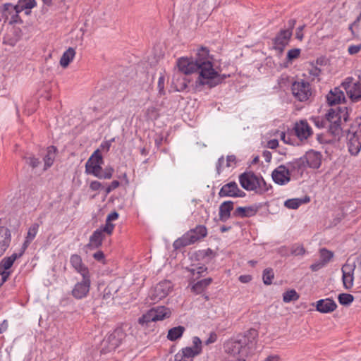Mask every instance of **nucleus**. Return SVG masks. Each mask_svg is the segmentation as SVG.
Instances as JSON below:
<instances>
[{
	"label": "nucleus",
	"mask_w": 361,
	"mask_h": 361,
	"mask_svg": "<svg viewBox=\"0 0 361 361\" xmlns=\"http://www.w3.org/2000/svg\"><path fill=\"white\" fill-rule=\"evenodd\" d=\"M279 146V141L276 139L270 140L267 142V147L270 149H276Z\"/></svg>",
	"instance_id": "052dcab7"
},
{
	"label": "nucleus",
	"mask_w": 361,
	"mask_h": 361,
	"mask_svg": "<svg viewBox=\"0 0 361 361\" xmlns=\"http://www.w3.org/2000/svg\"><path fill=\"white\" fill-rule=\"evenodd\" d=\"M75 55V49L69 47L66 51L63 52L62 56L61 57L60 65L63 68H66L71 61H73Z\"/></svg>",
	"instance_id": "473e14b6"
},
{
	"label": "nucleus",
	"mask_w": 361,
	"mask_h": 361,
	"mask_svg": "<svg viewBox=\"0 0 361 361\" xmlns=\"http://www.w3.org/2000/svg\"><path fill=\"white\" fill-rule=\"evenodd\" d=\"M361 49V44H351L348 48L349 54L354 55L358 53Z\"/></svg>",
	"instance_id": "603ef678"
},
{
	"label": "nucleus",
	"mask_w": 361,
	"mask_h": 361,
	"mask_svg": "<svg viewBox=\"0 0 361 361\" xmlns=\"http://www.w3.org/2000/svg\"><path fill=\"white\" fill-rule=\"evenodd\" d=\"M90 276L82 277V280L74 286L71 292L72 295L76 299L86 297L90 291Z\"/></svg>",
	"instance_id": "4468645a"
},
{
	"label": "nucleus",
	"mask_w": 361,
	"mask_h": 361,
	"mask_svg": "<svg viewBox=\"0 0 361 361\" xmlns=\"http://www.w3.org/2000/svg\"><path fill=\"white\" fill-rule=\"evenodd\" d=\"M327 102L330 106L340 104L341 102L345 101L343 92L340 87H334L326 96Z\"/></svg>",
	"instance_id": "b1692460"
},
{
	"label": "nucleus",
	"mask_w": 361,
	"mask_h": 361,
	"mask_svg": "<svg viewBox=\"0 0 361 361\" xmlns=\"http://www.w3.org/2000/svg\"><path fill=\"white\" fill-rule=\"evenodd\" d=\"M219 195L220 197H244L245 192L241 190L234 181L225 184L221 188Z\"/></svg>",
	"instance_id": "f3484780"
},
{
	"label": "nucleus",
	"mask_w": 361,
	"mask_h": 361,
	"mask_svg": "<svg viewBox=\"0 0 361 361\" xmlns=\"http://www.w3.org/2000/svg\"><path fill=\"white\" fill-rule=\"evenodd\" d=\"M284 205L288 209H296L301 205V201L298 198L290 199L285 202Z\"/></svg>",
	"instance_id": "c03bdc74"
},
{
	"label": "nucleus",
	"mask_w": 361,
	"mask_h": 361,
	"mask_svg": "<svg viewBox=\"0 0 361 361\" xmlns=\"http://www.w3.org/2000/svg\"><path fill=\"white\" fill-rule=\"evenodd\" d=\"M103 152L99 147L96 149L89 158H103Z\"/></svg>",
	"instance_id": "680f3d73"
},
{
	"label": "nucleus",
	"mask_w": 361,
	"mask_h": 361,
	"mask_svg": "<svg viewBox=\"0 0 361 361\" xmlns=\"http://www.w3.org/2000/svg\"><path fill=\"white\" fill-rule=\"evenodd\" d=\"M105 235L103 233L102 229L96 230L93 234L90 236V242L87 245V247L91 248H97L102 245V241Z\"/></svg>",
	"instance_id": "c85d7f7f"
},
{
	"label": "nucleus",
	"mask_w": 361,
	"mask_h": 361,
	"mask_svg": "<svg viewBox=\"0 0 361 361\" xmlns=\"http://www.w3.org/2000/svg\"><path fill=\"white\" fill-rule=\"evenodd\" d=\"M348 96L353 102H357L361 99V82L360 81L354 82L352 77H348L341 85Z\"/></svg>",
	"instance_id": "f8f14e48"
},
{
	"label": "nucleus",
	"mask_w": 361,
	"mask_h": 361,
	"mask_svg": "<svg viewBox=\"0 0 361 361\" xmlns=\"http://www.w3.org/2000/svg\"><path fill=\"white\" fill-rule=\"evenodd\" d=\"M312 134V130L306 120H300L296 122L294 127L287 132H281L280 137L281 140L286 144L291 145H298L295 137L299 141L307 140V138Z\"/></svg>",
	"instance_id": "7ed1b4c3"
},
{
	"label": "nucleus",
	"mask_w": 361,
	"mask_h": 361,
	"mask_svg": "<svg viewBox=\"0 0 361 361\" xmlns=\"http://www.w3.org/2000/svg\"><path fill=\"white\" fill-rule=\"evenodd\" d=\"M257 209L255 207H239L235 209L234 215L240 217L252 216L255 215Z\"/></svg>",
	"instance_id": "7c9ffc66"
},
{
	"label": "nucleus",
	"mask_w": 361,
	"mask_h": 361,
	"mask_svg": "<svg viewBox=\"0 0 361 361\" xmlns=\"http://www.w3.org/2000/svg\"><path fill=\"white\" fill-rule=\"evenodd\" d=\"M39 225L37 223H34L29 227L27 233V235L25 237V240L22 246L21 252L23 253L25 252V250L27 249L28 245L31 243V242L36 237L38 230H39Z\"/></svg>",
	"instance_id": "bb28decb"
},
{
	"label": "nucleus",
	"mask_w": 361,
	"mask_h": 361,
	"mask_svg": "<svg viewBox=\"0 0 361 361\" xmlns=\"http://www.w3.org/2000/svg\"><path fill=\"white\" fill-rule=\"evenodd\" d=\"M334 252L326 249L319 250V260L310 266L313 271H317L326 266L334 257Z\"/></svg>",
	"instance_id": "a211bd4d"
},
{
	"label": "nucleus",
	"mask_w": 361,
	"mask_h": 361,
	"mask_svg": "<svg viewBox=\"0 0 361 361\" xmlns=\"http://www.w3.org/2000/svg\"><path fill=\"white\" fill-rule=\"evenodd\" d=\"M305 250L302 245H293L291 247V254L295 256L303 255Z\"/></svg>",
	"instance_id": "49530a36"
},
{
	"label": "nucleus",
	"mask_w": 361,
	"mask_h": 361,
	"mask_svg": "<svg viewBox=\"0 0 361 361\" xmlns=\"http://www.w3.org/2000/svg\"><path fill=\"white\" fill-rule=\"evenodd\" d=\"M93 257L99 262H102L103 264H106L104 259V254L102 251H97L93 255Z\"/></svg>",
	"instance_id": "4d7b16f0"
},
{
	"label": "nucleus",
	"mask_w": 361,
	"mask_h": 361,
	"mask_svg": "<svg viewBox=\"0 0 361 361\" xmlns=\"http://www.w3.org/2000/svg\"><path fill=\"white\" fill-rule=\"evenodd\" d=\"M207 234V230L205 226H197L195 228L190 230L182 237L175 240L173 246L176 249L188 246L204 238Z\"/></svg>",
	"instance_id": "423d86ee"
},
{
	"label": "nucleus",
	"mask_w": 361,
	"mask_h": 361,
	"mask_svg": "<svg viewBox=\"0 0 361 361\" xmlns=\"http://www.w3.org/2000/svg\"><path fill=\"white\" fill-rule=\"evenodd\" d=\"M274 278L273 269L271 268L265 269L263 271L262 279L265 285H271Z\"/></svg>",
	"instance_id": "ea45409f"
},
{
	"label": "nucleus",
	"mask_w": 361,
	"mask_h": 361,
	"mask_svg": "<svg viewBox=\"0 0 361 361\" xmlns=\"http://www.w3.org/2000/svg\"><path fill=\"white\" fill-rule=\"evenodd\" d=\"M171 311L164 306L152 308L138 319V323L142 326H147L149 322L161 321L171 317Z\"/></svg>",
	"instance_id": "0eeeda50"
},
{
	"label": "nucleus",
	"mask_w": 361,
	"mask_h": 361,
	"mask_svg": "<svg viewBox=\"0 0 361 361\" xmlns=\"http://www.w3.org/2000/svg\"><path fill=\"white\" fill-rule=\"evenodd\" d=\"M114 228V224H113L110 221H107L106 220L105 226L102 228H100L99 229H102V231H103L104 234V233H106L108 235H111L113 232Z\"/></svg>",
	"instance_id": "8fccbe9b"
},
{
	"label": "nucleus",
	"mask_w": 361,
	"mask_h": 361,
	"mask_svg": "<svg viewBox=\"0 0 361 361\" xmlns=\"http://www.w3.org/2000/svg\"><path fill=\"white\" fill-rule=\"evenodd\" d=\"M338 302L343 305H350L354 300V297L351 294L341 293L338 297Z\"/></svg>",
	"instance_id": "79ce46f5"
},
{
	"label": "nucleus",
	"mask_w": 361,
	"mask_h": 361,
	"mask_svg": "<svg viewBox=\"0 0 361 361\" xmlns=\"http://www.w3.org/2000/svg\"><path fill=\"white\" fill-rule=\"evenodd\" d=\"M17 6L21 11L25 9H32L37 6L35 0H18Z\"/></svg>",
	"instance_id": "58836bf2"
},
{
	"label": "nucleus",
	"mask_w": 361,
	"mask_h": 361,
	"mask_svg": "<svg viewBox=\"0 0 361 361\" xmlns=\"http://www.w3.org/2000/svg\"><path fill=\"white\" fill-rule=\"evenodd\" d=\"M116 139L118 140V137H113V138L110 139L109 140H106V141L103 142L100 145L99 149L102 150L103 154H105V153H106L107 152L109 151L110 148L112 146V143L114 142H115Z\"/></svg>",
	"instance_id": "a18cd8bd"
},
{
	"label": "nucleus",
	"mask_w": 361,
	"mask_h": 361,
	"mask_svg": "<svg viewBox=\"0 0 361 361\" xmlns=\"http://www.w3.org/2000/svg\"><path fill=\"white\" fill-rule=\"evenodd\" d=\"M361 20V13H360V15L357 17L356 20L353 22V24H351L349 27V29L350 30H352V27L353 25L357 24L358 22H360V20Z\"/></svg>",
	"instance_id": "774afa93"
},
{
	"label": "nucleus",
	"mask_w": 361,
	"mask_h": 361,
	"mask_svg": "<svg viewBox=\"0 0 361 361\" xmlns=\"http://www.w3.org/2000/svg\"><path fill=\"white\" fill-rule=\"evenodd\" d=\"M301 50L298 48L290 49L287 53L288 63H290L293 60L298 59L300 56Z\"/></svg>",
	"instance_id": "37998d69"
},
{
	"label": "nucleus",
	"mask_w": 361,
	"mask_h": 361,
	"mask_svg": "<svg viewBox=\"0 0 361 361\" xmlns=\"http://www.w3.org/2000/svg\"><path fill=\"white\" fill-rule=\"evenodd\" d=\"M273 180L279 185H284L290 180V174L288 169L280 166L272 172Z\"/></svg>",
	"instance_id": "aec40b11"
},
{
	"label": "nucleus",
	"mask_w": 361,
	"mask_h": 361,
	"mask_svg": "<svg viewBox=\"0 0 361 361\" xmlns=\"http://www.w3.org/2000/svg\"><path fill=\"white\" fill-rule=\"evenodd\" d=\"M126 337V334L121 329H116L109 337V350H115L122 343Z\"/></svg>",
	"instance_id": "412c9836"
},
{
	"label": "nucleus",
	"mask_w": 361,
	"mask_h": 361,
	"mask_svg": "<svg viewBox=\"0 0 361 361\" xmlns=\"http://www.w3.org/2000/svg\"><path fill=\"white\" fill-rule=\"evenodd\" d=\"M291 90L294 97L300 102L307 101L312 94L310 83L303 80L294 82Z\"/></svg>",
	"instance_id": "9b49d317"
},
{
	"label": "nucleus",
	"mask_w": 361,
	"mask_h": 361,
	"mask_svg": "<svg viewBox=\"0 0 361 361\" xmlns=\"http://www.w3.org/2000/svg\"><path fill=\"white\" fill-rule=\"evenodd\" d=\"M207 270V268L205 267L204 266H200V267H194V268H191L190 269V271L191 272V274L192 275H195V274H198V275H202V273L204 272H206Z\"/></svg>",
	"instance_id": "864d4df0"
},
{
	"label": "nucleus",
	"mask_w": 361,
	"mask_h": 361,
	"mask_svg": "<svg viewBox=\"0 0 361 361\" xmlns=\"http://www.w3.org/2000/svg\"><path fill=\"white\" fill-rule=\"evenodd\" d=\"M118 217V214L116 212H113L110 213L106 218L107 221H111L117 219Z\"/></svg>",
	"instance_id": "e2e57ef3"
},
{
	"label": "nucleus",
	"mask_w": 361,
	"mask_h": 361,
	"mask_svg": "<svg viewBox=\"0 0 361 361\" xmlns=\"http://www.w3.org/2000/svg\"><path fill=\"white\" fill-rule=\"evenodd\" d=\"M212 282L211 278H207L202 279L200 281H197L196 283H195L192 289V290L196 293H202Z\"/></svg>",
	"instance_id": "c9c22d12"
},
{
	"label": "nucleus",
	"mask_w": 361,
	"mask_h": 361,
	"mask_svg": "<svg viewBox=\"0 0 361 361\" xmlns=\"http://www.w3.org/2000/svg\"><path fill=\"white\" fill-rule=\"evenodd\" d=\"M257 336L258 331L255 329H250L244 335L228 341L224 345L225 352L236 361L249 359L256 350Z\"/></svg>",
	"instance_id": "f03ea898"
},
{
	"label": "nucleus",
	"mask_w": 361,
	"mask_h": 361,
	"mask_svg": "<svg viewBox=\"0 0 361 361\" xmlns=\"http://www.w3.org/2000/svg\"><path fill=\"white\" fill-rule=\"evenodd\" d=\"M347 136L361 137V117L357 118L350 125Z\"/></svg>",
	"instance_id": "2f4dec72"
},
{
	"label": "nucleus",
	"mask_w": 361,
	"mask_h": 361,
	"mask_svg": "<svg viewBox=\"0 0 361 361\" xmlns=\"http://www.w3.org/2000/svg\"><path fill=\"white\" fill-rule=\"evenodd\" d=\"M71 263L74 269L80 273L82 277L90 276L88 268L82 263V259L79 255H72L71 257Z\"/></svg>",
	"instance_id": "a878e982"
},
{
	"label": "nucleus",
	"mask_w": 361,
	"mask_h": 361,
	"mask_svg": "<svg viewBox=\"0 0 361 361\" xmlns=\"http://www.w3.org/2000/svg\"><path fill=\"white\" fill-rule=\"evenodd\" d=\"M8 328V322L6 320L3 321L2 323L0 324V334L5 331Z\"/></svg>",
	"instance_id": "338daca9"
},
{
	"label": "nucleus",
	"mask_w": 361,
	"mask_h": 361,
	"mask_svg": "<svg viewBox=\"0 0 361 361\" xmlns=\"http://www.w3.org/2000/svg\"><path fill=\"white\" fill-rule=\"evenodd\" d=\"M173 285L170 281H162L151 290L148 299L151 301V303H157L165 298L171 291Z\"/></svg>",
	"instance_id": "9d476101"
},
{
	"label": "nucleus",
	"mask_w": 361,
	"mask_h": 361,
	"mask_svg": "<svg viewBox=\"0 0 361 361\" xmlns=\"http://www.w3.org/2000/svg\"><path fill=\"white\" fill-rule=\"evenodd\" d=\"M305 27V25H302L301 26H299L296 30L295 38L300 41H302L304 37L302 31H303Z\"/></svg>",
	"instance_id": "6e6d98bb"
},
{
	"label": "nucleus",
	"mask_w": 361,
	"mask_h": 361,
	"mask_svg": "<svg viewBox=\"0 0 361 361\" xmlns=\"http://www.w3.org/2000/svg\"><path fill=\"white\" fill-rule=\"evenodd\" d=\"M238 179L243 188L247 191H253L256 194L262 195L270 188L262 176H257L252 171L241 173Z\"/></svg>",
	"instance_id": "20e7f679"
},
{
	"label": "nucleus",
	"mask_w": 361,
	"mask_h": 361,
	"mask_svg": "<svg viewBox=\"0 0 361 361\" xmlns=\"http://www.w3.org/2000/svg\"><path fill=\"white\" fill-rule=\"evenodd\" d=\"M298 293L294 290L290 289L286 291L283 295V300L285 302H290L291 301H296L299 299Z\"/></svg>",
	"instance_id": "4c0bfd02"
},
{
	"label": "nucleus",
	"mask_w": 361,
	"mask_h": 361,
	"mask_svg": "<svg viewBox=\"0 0 361 361\" xmlns=\"http://www.w3.org/2000/svg\"><path fill=\"white\" fill-rule=\"evenodd\" d=\"M308 73L309 76L311 78L312 81L315 80L316 79L319 81V75L321 74V69L318 68L317 66H314V64H310V68H308Z\"/></svg>",
	"instance_id": "a19ab883"
},
{
	"label": "nucleus",
	"mask_w": 361,
	"mask_h": 361,
	"mask_svg": "<svg viewBox=\"0 0 361 361\" xmlns=\"http://www.w3.org/2000/svg\"><path fill=\"white\" fill-rule=\"evenodd\" d=\"M23 255L21 252L20 254L14 253L9 257H4L0 262V275L1 276L2 281L5 282L11 274L10 269L13 266L14 262Z\"/></svg>",
	"instance_id": "2eb2a0df"
},
{
	"label": "nucleus",
	"mask_w": 361,
	"mask_h": 361,
	"mask_svg": "<svg viewBox=\"0 0 361 361\" xmlns=\"http://www.w3.org/2000/svg\"><path fill=\"white\" fill-rule=\"evenodd\" d=\"M103 159H88L85 164V171L87 173L92 174L98 178L109 179L112 176L113 169L106 167L102 169V165Z\"/></svg>",
	"instance_id": "1a4fd4ad"
},
{
	"label": "nucleus",
	"mask_w": 361,
	"mask_h": 361,
	"mask_svg": "<svg viewBox=\"0 0 361 361\" xmlns=\"http://www.w3.org/2000/svg\"><path fill=\"white\" fill-rule=\"evenodd\" d=\"M280 357L278 355H269L263 361H279Z\"/></svg>",
	"instance_id": "69168bd1"
},
{
	"label": "nucleus",
	"mask_w": 361,
	"mask_h": 361,
	"mask_svg": "<svg viewBox=\"0 0 361 361\" xmlns=\"http://www.w3.org/2000/svg\"><path fill=\"white\" fill-rule=\"evenodd\" d=\"M239 280L242 283H248L252 280L250 275H242L239 277Z\"/></svg>",
	"instance_id": "0e129e2a"
},
{
	"label": "nucleus",
	"mask_w": 361,
	"mask_h": 361,
	"mask_svg": "<svg viewBox=\"0 0 361 361\" xmlns=\"http://www.w3.org/2000/svg\"><path fill=\"white\" fill-rule=\"evenodd\" d=\"M177 66L179 71L186 75L195 72L199 73L195 82L196 85H204L209 83V81H204V80L213 78L216 74V71L214 68L209 59V50L204 47L197 49L195 60L182 57L178 60Z\"/></svg>",
	"instance_id": "f257e3e1"
},
{
	"label": "nucleus",
	"mask_w": 361,
	"mask_h": 361,
	"mask_svg": "<svg viewBox=\"0 0 361 361\" xmlns=\"http://www.w3.org/2000/svg\"><path fill=\"white\" fill-rule=\"evenodd\" d=\"M226 78V75H219L216 71V74L213 78L204 79V81H209V83H206L205 85H208L209 87H215L221 84Z\"/></svg>",
	"instance_id": "e433bc0d"
},
{
	"label": "nucleus",
	"mask_w": 361,
	"mask_h": 361,
	"mask_svg": "<svg viewBox=\"0 0 361 361\" xmlns=\"http://www.w3.org/2000/svg\"><path fill=\"white\" fill-rule=\"evenodd\" d=\"M296 24L295 19H290L287 22V27L281 29L273 39L274 49L281 54L293 35V30Z\"/></svg>",
	"instance_id": "39448f33"
},
{
	"label": "nucleus",
	"mask_w": 361,
	"mask_h": 361,
	"mask_svg": "<svg viewBox=\"0 0 361 361\" xmlns=\"http://www.w3.org/2000/svg\"><path fill=\"white\" fill-rule=\"evenodd\" d=\"M184 331L185 327L182 326L171 328L168 331L167 338L170 341H176L182 336Z\"/></svg>",
	"instance_id": "f704fd0d"
},
{
	"label": "nucleus",
	"mask_w": 361,
	"mask_h": 361,
	"mask_svg": "<svg viewBox=\"0 0 361 361\" xmlns=\"http://www.w3.org/2000/svg\"><path fill=\"white\" fill-rule=\"evenodd\" d=\"M326 119H334V121L342 123V121L346 122L348 119V112L346 107L331 108L326 114Z\"/></svg>",
	"instance_id": "6ab92c4d"
},
{
	"label": "nucleus",
	"mask_w": 361,
	"mask_h": 361,
	"mask_svg": "<svg viewBox=\"0 0 361 361\" xmlns=\"http://www.w3.org/2000/svg\"><path fill=\"white\" fill-rule=\"evenodd\" d=\"M52 164V159H30L29 162L34 172L37 174H41Z\"/></svg>",
	"instance_id": "4be33fe9"
},
{
	"label": "nucleus",
	"mask_w": 361,
	"mask_h": 361,
	"mask_svg": "<svg viewBox=\"0 0 361 361\" xmlns=\"http://www.w3.org/2000/svg\"><path fill=\"white\" fill-rule=\"evenodd\" d=\"M164 81H165V78L164 75H161L159 78V80H158V83H157V87H158V90H159V93L161 95V94H164L165 92H164Z\"/></svg>",
	"instance_id": "3c124183"
},
{
	"label": "nucleus",
	"mask_w": 361,
	"mask_h": 361,
	"mask_svg": "<svg viewBox=\"0 0 361 361\" xmlns=\"http://www.w3.org/2000/svg\"><path fill=\"white\" fill-rule=\"evenodd\" d=\"M355 269V264L354 262H349L348 261L342 267L341 271L343 273V283L345 289H350L353 286L354 281V271Z\"/></svg>",
	"instance_id": "dca6fc26"
},
{
	"label": "nucleus",
	"mask_w": 361,
	"mask_h": 361,
	"mask_svg": "<svg viewBox=\"0 0 361 361\" xmlns=\"http://www.w3.org/2000/svg\"><path fill=\"white\" fill-rule=\"evenodd\" d=\"M192 347L183 348L170 361H193V358L202 352V341L195 336L192 339Z\"/></svg>",
	"instance_id": "6e6552de"
},
{
	"label": "nucleus",
	"mask_w": 361,
	"mask_h": 361,
	"mask_svg": "<svg viewBox=\"0 0 361 361\" xmlns=\"http://www.w3.org/2000/svg\"><path fill=\"white\" fill-rule=\"evenodd\" d=\"M119 186V182L118 180H114L106 188V192L108 194L111 190L117 188Z\"/></svg>",
	"instance_id": "bf43d9fd"
},
{
	"label": "nucleus",
	"mask_w": 361,
	"mask_h": 361,
	"mask_svg": "<svg viewBox=\"0 0 361 361\" xmlns=\"http://www.w3.org/2000/svg\"><path fill=\"white\" fill-rule=\"evenodd\" d=\"M44 151H46V154L44 158H54L56 155L57 149L55 146H49Z\"/></svg>",
	"instance_id": "09e8293b"
},
{
	"label": "nucleus",
	"mask_w": 361,
	"mask_h": 361,
	"mask_svg": "<svg viewBox=\"0 0 361 361\" xmlns=\"http://www.w3.org/2000/svg\"><path fill=\"white\" fill-rule=\"evenodd\" d=\"M337 307L336 302L329 298L319 300L317 302L316 310L321 313H330Z\"/></svg>",
	"instance_id": "393cba45"
},
{
	"label": "nucleus",
	"mask_w": 361,
	"mask_h": 361,
	"mask_svg": "<svg viewBox=\"0 0 361 361\" xmlns=\"http://www.w3.org/2000/svg\"><path fill=\"white\" fill-rule=\"evenodd\" d=\"M90 188L94 191L99 190L102 188V183L97 180L92 181L90 183Z\"/></svg>",
	"instance_id": "13d9d810"
},
{
	"label": "nucleus",
	"mask_w": 361,
	"mask_h": 361,
	"mask_svg": "<svg viewBox=\"0 0 361 361\" xmlns=\"http://www.w3.org/2000/svg\"><path fill=\"white\" fill-rule=\"evenodd\" d=\"M21 12V10H20L17 5H13L11 3H6L3 5V16L5 17L10 25L22 24L23 23L19 16Z\"/></svg>",
	"instance_id": "ddd939ff"
},
{
	"label": "nucleus",
	"mask_w": 361,
	"mask_h": 361,
	"mask_svg": "<svg viewBox=\"0 0 361 361\" xmlns=\"http://www.w3.org/2000/svg\"><path fill=\"white\" fill-rule=\"evenodd\" d=\"M307 164L312 169H318L321 165V159H306Z\"/></svg>",
	"instance_id": "5fc2aeb1"
},
{
	"label": "nucleus",
	"mask_w": 361,
	"mask_h": 361,
	"mask_svg": "<svg viewBox=\"0 0 361 361\" xmlns=\"http://www.w3.org/2000/svg\"><path fill=\"white\" fill-rule=\"evenodd\" d=\"M233 209V203L231 201L224 202L219 207V219L226 221L231 216V212Z\"/></svg>",
	"instance_id": "c756f323"
},
{
	"label": "nucleus",
	"mask_w": 361,
	"mask_h": 361,
	"mask_svg": "<svg viewBox=\"0 0 361 361\" xmlns=\"http://www.w3.org/2000/svg\"><path fill=\"white\" fill-rule=\"evenodd\" d=\"M329 132L335 137H339L342 132L341 123L334 119H327Z\"/></svg>",
	"instance_id": "72a5a7b5"
},
{
	"label": "nucleus",
	"mask_w": 361,
	"mask_h": 361,
	"mask_svg": "<svg viewBox=\"0 0 361 361\" xmlns=\"http://www.w3.org/2000/svg\"><path fill=\"white\" fill-rule=\"evenodd\" d=\"M348 151L352 156H356L361 149V137L347 136Z\"/></svg>",
	"instance_id": "cd10ccee"
},
{
	"label": "nucleus",
	"mask_w": 361,
	"mask_h": 361,
	"mask_svg": "<svg viewBox=\"0 0 361 361\" xmlns=\"http://www.w3.org/2000/svg\"><path fill=\"white\" fill-rule=\"evenodd\" d=\"M312 121H313L314 125L319 128H324L328 122L326 118V120H324V118H321L319 117H314L312 118Z\"/></svg>",
	"instance_id": "de8ad7c7"
},
{
	"label": "nucleus",
	"mask_w": 361,
	"mask_h": 361,
	"mask_svg": "<svg viewBox=\"0 0 361 361\" xmlns=\"http://www.w3.org/2000/svg\"><path fill=\"white\" fill-rule=\"evenodd\" d=\"M11 234L10 230L5 226H0V256L10 245Z\"/></svg>",
	"instance_id": "5701e85b"
}]
</instances>
